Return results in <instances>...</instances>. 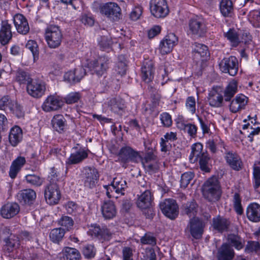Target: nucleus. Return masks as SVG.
<instances>
[{
    "instance_id": "15",
    "label": "nucleus",
    "mask_w": 260,
    "mask_h": 260,
    "mask_svg": "<svg viewBox=\"0 0 260 260\" xmlns=\"http://www.w3.org/2000/svg\"><path fill=\"white\" fill-rule=\"evenodd\" d=\"M84 183L86 187L93 188L99 179V173L94 167H86L83 169Z\"/></svg>"
},
{
    "instance_id": "59",
    "label": "nucleus",
    "mask_w": 260,
    "mask_h": 260,
    "mask_svg": "<svg viewBox=\"0 0 260 260\" xmlns=\"http://www.w3.org/2000/svg\"><path fill=\"white\" fill-rule=\"evenodd\" d=\"M112 44V42L111 40L105 36L101 38V40L99 42L101 49L107 52L111 50Z\"/></svg>"
},
{
    "instance_id": "50",
    "label": "nucleus",
    "mask_w": 260,
    "mask_h": 260,
    "mask_svg": "<svg viewBox=\"0 0 260 260\" xmlns=\"http://www.w3.org/2000/svg\"><path fill=\"white\" fill-rule=\"evenodd\" d=\"M25 47L32 53L34 61L38 59L39 56V50L36 41L32 40L28 41L25 45Z\"/></svg>"
},
{
    "instance_id": "29",
    "label": "nucleus",
    "mask_w": 260,
    "mask_h": 260,
    "mask_svg": "<svg viewBox=\"0 0 260 260\" xmlns=\"http://www.w3.org/2000/svg\"><path fill=\"white\" fill-rule=\"evenodd\" d=\"M245 35L246 38H243L240 40L237 32L234 28H230L227 32L223 34L224 37L231 42L233 47L238 46L241 42L246 43L249 40H250L251 36L247 33H245Z\"/></svg>"
},
{
    "instance_id": "7",
    "label": "nucleus",
    "mask_w": 260,
    "mask_h": 260,
    "mask_svg": "<svg viewBox=\"0 0 260 260\" xmlns=\"http://www.w3.org/2000/svg\"><path fill=\"white\" fill-rule=\"evenodd\" d=\"M188 27L189 32L198 38L204 37L207 31L206 21L202 17L191 18L188 21Z\"/></svg>"
},
{
    "instance_id": "32",
    "label": "nucleus",
    "mask_w": 260,
    "mask_h": 260,
    "mask_svg": "<svg viewBox=\"0 0 260 260\" xmlns=\"http://www.w3.org/2000/svg\"><path fill=\"white\" fill-rule=\"evenodd\" d=\"M235 254L233 248L227 243H223L218 250L217 257L218 260H232Z\"/></svg>"
},
{
    "instance_id": "12",
    "label": "nucleus",
    "mask_w": 260,
    "mask_h": 260,
    "mask_svg": "<svg viewBox=\"0 0 260 260\" xmlns=\"http://www.w3.org/2000/svg\"><path fill=\"white\" fill-rule=\"evenodd\" d=\"M27 92L30 96L35 98L42 97L46 91L45 83L40 79H30L27 83Z\"/></svg>"
},
{
    "instance_id": "11",
    "label": "nucleus",
    "mask_w": 260,
    "mask_h": 260,
    "mask_svg": "<svg viewBox=\"0 0 260 260\" xmlns=\"http://www.w3.org/2000/svg\"><path fill=\"white\" fill-rule=\"evenodd\" d=\"M220 71L224 73H228L230 76H235L238 71V61L234 56L224 57L219 63Z\"/></svg>"
},
{
    "instance_id": "1",
    "label": "nucleus",
    "mask_w": 260,
    "mask_h": 260,
    "mask_svg": "<svg viewBox=\"0 0 260 260\" xmlns=\"http://www.w3.org/2000/svg\"><path fill=\"white\" fill-rule=\"evenodd\" d=\"M203 145L200 143L194 144L191 147V151L189 155V160L195 162L199 160L200 169L205 172H210L208 161L210 157L207 153L202 152Z\"/></svg>"
},
{
    "instance_id": "13",
    "label": "nucleus",
    "mask_w": 260,
    "mask_h": 260,
    "mask_svg": "<svg viewBox=\"0 0 260 260\" xmlns=\"http://www.w3.org/2000/svg\"><path fill=\"white\" fill-rule=\"evenodd\" d=\"M88 233L89 235L97 238L102 242L109 241L112 236V233L106 226H101L97 224L91 225Z\"/></svg>"
},
{
    "instance_id": "5",
    "label": "nucleus",
    "mask_w": 260,
    "mask_h": 260,
    "mask_svg": "<svg viewBox=\"0 0 260 260\" xmlns=\"http://www.w3.org/2000/svg\"><path fill=\"white\" fill-rule=\"evenodd\" d=\"M45 40L49 48H58L62 40V34L60 28L57 25L48 26L45 30Z\"/></svg>"
},
{
    "instance_id": "8",
    "label": "nucleus",
    "mask_w": 260,
    "mask_h": 260,
    "mask_svg": "<svg viewBox=\"0 0 260 260\" xmlns=\"http://www.w3.org/2000/svg\"><path fill=\"white\" fill-rule=\"evenodd\" d=\"M149 5L151 14L156 18H164L169 13L166 0H151Z\"/></svg>"
},
{
    "instance_id": "9",
    "label": "nucleus",
    "mask_w": 260,
    "mask_h": 260,
    "mask_svg": "<svg viewBox=\"0 0 260 260\" xmlns=\"http://www.w3.org/2000/svg\"><path fill=\"white\" fill-rule=\"evenodd\" d=\"M159 208L162 213L172 220L175 219L179 214V207L174 199H165L159 204Z\"/></svg>"
},
{
    "instance_id": "27",
    "label": "nucleus",
    "mask_w": 260,
    "mask_h": 260,
    "mask_svg": "<svg viewBox=\"0 0 260 260\" xmlns=\"http://www.w3.org/2000/svg\"><path fill=\"white\" fill-rule=\"evenodd\" d=\"M13 22L17 32L26 35L29 31V26L26 18L21 14H16L13 17Z\"/></svg>"
},
{
    "instance_id": "26",
    "label": "nucleus",
    "mask_w": 260,
    "mask_h": 260,
    "mask_svg": "<svg viewBox=\"0 0 260 260\" xmlns=\"http://www.w3.org/2000/svg\"><path fill=\"white\" fill-rule=\"evenodd\" d=\"M224 158L227 164L234 171H239L243 167V162L237 153L228 151L225 153Z\"/></svg>"
},
{
    "instance_id": "53",
    "label": "nucleus",
    "mask_w": 260,
    "mask_h": 260,
    "mask_svg": "<svg viewBox=\"0 0 260 260\" xmlns=\"http://www.w3.org/2000/svg\"><path fill=\"white\" fill-rule=\"evenodd\" d=\"M233 203L234 210L238 215L243 213V209L241 205V198L239 193L236 192L233 196Z\"/></svg>"
},
{
    "instance_id": "45",
    "label": "nucleus",
    "mask_w": 260,
    "mask_h": 260,
    "mask_svg": "<svg viewBox=\"0 0 260 260\" xmlns=\"http://www.w3.org/2000/svg\"><path fill=\"white\" fill-rule=\"evenodd\" d=\"M219 9L223 16H230L233 11L232 2L231 0H222L219 4Z\"/></svg>"
},
{
    "instance_id": "41",
    "label": "nucleus",
    "mask_w": 260,
    "mask_h": 260,
    "mask_svg": "<svg viewBox=\"0 0 260 260\" xmlns=\"http://www.w3.org/2000/svg\"><path fill=\"white\" fill-rule=\"evenodd\" d=\"M22 139V131L21 128L18 126L13 127L10 132L9 140L10 144L13 146H16Z\"/></svg>"
},
{
    "instance_id": "64",
    "label": "nucleus",
    "mask_w": 260,
    "mask_h": 260,
    "mask_svg": "<svg viewBox=\"0 0 260 260\" xmlns=\"http://www.w3.org/2000/svg\"><path fill=\"white\" fill-rule=\"evenodd\" d=\"M250 16L252 19L253 26L260 27V10L251 11L250 12Z\"/></svg>"
},
{
    "instance_id": "47",
    "label": "nucleus",
    "mask_w": 260,
    "mask_h": 260,
    "mask_svg": "<svg viewBox=\"0 0 260 260\" xmlns=\"http://www.w3.org/2000/svg\"><path fill=\"white\" fill-rule=\"evenodd\" d=\"M25 180L31 186L39 187L44 182V178L34 174H27L25 176Z\"/></svg>"
},
{
    "instance_id": "60",
    "label": "nucleus",
    "mask_w": 260,
    "mask_h": 260,
    "mask_svg": "<svg viewBox=\"0 0 260 260\" xmlns=\"http://www.w3.org/2000/svg\"><path fill=\"white\" fill-rule=\"evenodd\" d=\"M30 79L29 74L25 71H19L16 74V80L20 84L27 83Z\"/></svg>"
},
{
    "instance_id": "58",
    "label": "nucleus",
    "mask_w": 260,
    "mask_h": 260,
    "mask_svg": "<svg viewBox=\"0 0 260 260\" xmlns=\"http://www.w3.org/2000/svg\"><path fill=\"white\" fill-rule=\"evenodd\" d=\"M159 119L162 126L169 127L172 125L173 121L171 115L168 112H162L160 114Z\"/></svg>"
},
{
    "instance_id": "34",
    "label": "nucleus",
    "mask_w": 260,
    "mask_h": 260,
    "mask_svg": "<svg viewBox=\"0 0 260 260\" xmlns=\"http://www.w3.org/2000/svg\"><path fill=\"white\" fill-rule=\"evenodd\" d=\"M247 218L252 222L260 221V205L256 203L250 204L246 209Z\"/></svg>"
},
{
    "instance_id": "6",
    "label": "nucleus",
    "mask_w": 260,
    "mask_h": 260,
    "mask_svg": "<svg viewBox=\"0 0 260 260\" xmlns=\"http://www.w3.org/2000/svg\"><path fill=\"white\" fill-rule=\"evenodd\" d=\"M3 235L4 236L3 241V249L7 253H11L19 248L20 241L19 237L14 234L9 227H5L3 230Z\"/></svg>"
},
{
    "instance_id": "17",
    "label": "nucleus",
    "mask_w": 260,
    "mask_h": 260,
    "mask_svg": "<svg viewBox=\"0 0 260 260\" xmlns=\"http://www.w3.org/2000/svg\"><path fill=\"white\" fill-rule=\"evenodd\" d=\"M64 104L63 99L56 94L48 96L43 104L42 109L47 112L56 111Z\"/></svg>"
},
{
    "instance_id": "35",
    "label": "nucleus",
    "mask_w": 260,
    "mask_h": 260,
    "mask_svg": "<svg viewBox=\"0 0 260 260\" xmlns=\"http://www.w3.org/2000/svg\"><path fill=\"white\" fill-rule=\"evenodd\" d=\"M152 196L149 190H145L138 196L136 202L137 207L141 209L149 208L152 205Z\"/></svg>"
},
{
    "instance_id": "21",
    "label": "nucleus",
    "mask_w": 260,
    "mask_h": 260,
    "mask_svg": "<svg viewBox=\"0 0 260 260\" xmlns=\"http://www.w3.org/2000/svg\"><path fill=\"white\" fill-rule=\"evenodd\" d=\"M86 75V70L82 67H79L73 71H69L64 74V80L71 84L79 82Z\"/></svg>"
},
{
    "instance_id": "61",
    "label": "nucleus",
    "mask_w": 260,
    "mask_h": 260,
    "mask_svg": "<svg viewBox=\"0 0 260 260\" xmlns=\"http://www.w3.org/2000/svg\"><path fill=\"white\" fill-rule=\"evenodd\" d=\"M185 106L187 110L189 112L192 114H194L196 111V101L195 98L192 96H188L186 100Z\"/></svg>"
},
{
    "instance_id": "37",
    "label": "nucleus",
    "mask_w": 260,
    "mask_h": 260,
    "mask_svg": "<svg viewBox=\"0 0 260 260\" xmlns=\"http://www.w3.org/2000/svg\"><path fill=\"white\" fill-rule=\"evenodd\" d=\"M25 163L26 160L24 157H17L12 162L9 171V176L12 179L15 178Z\"/></svg>"
},
{
    "instance_id": "31",
    "label": "nucleus",
    "mask_w": 260,
    "mask_h": 260,
    "mask_svg": "<svg viewBox=\"0 0 260 260\" xmlns=\"http://www.w3.org/2000/svg\"><path fill=\"white\" fill-rule=\"evenodd\" d=\"M226 243L230 247H234L237 250L243 249L245 245V240L237 233H230L227 236Z\"/></svg>"
},
{
    "instance_id": "63",
    "label": "nucleus",
    "mask_w": 260,
    "mask_h": 260,
    "mask_svg": "<svg viewBox=\"0 0 260 260\" xmlns=\"http://www.w3.org/2000/svg\"><path fill=\"white\" fill-rule=\"evenodd\" d=\"M9 111L18 118L22 117L24 115L22 107L15 101L12 108L10 109Z\"/></svg>"
},
{
    "instance_id": "24",
    "label": "nucleus",
    "mask_w": 260,
    "mask_h": 260,
    "mask_svg": "<svg viewBox=\"0 0 260 260\" xmlns=\"http://www.w3.org/2000/svg\"><path fill=\"white\" fill-rule=\"evenodd\" d=\"M20 211L19 205L16 203L8 202L1 208V216L6 219H10L16 216Z\"/></svg>"
},
{
    "instance_id": "48",
    "label": "nucleus",
    "mask_w": 260,
    "mask_h": 260,
    "mask_svg": "<svg viewBox=\"0 0 260 260\" xmlns=\"http://www.w3.org/2000/svg\"><path fill=\"white\" fill-rule=\"evenodd\" d=\"M64 206L67 213L73 216H77L83 211L82 208L73 201L67 202Z\"/></svg>"
},
{
    "instance_id": "30",
    "label": "nucleus",
    "mask_w": 260,
    "mask_h": 260,
    "mask_svg": "<svg viewBox=\"0 0 260 260\" xmlns=\"http://www.w3.org/2000/svg\"><path fill=\"white\" fill-rule=\"evenodd\" d=\"M59 260H80L81 254L76 248L66 247L57 255Z\"/></svg>"
},
{
    "instance_id": "4",
    "label": "nucleus",
    "mask_w": 260,
    "mask_h": 260,
    "mask_svg": "<svg viewBox=\"0 0 260 260\" xmlns=\"http://www.w3.org/2000/svg\"><path fill=\"white\" fill-rule=\"evenodd\" d=\"M112 60L107 55H101L88 63V68L92 74L99 77L103 76L109 68Z\"/></svg>"
},
{
    "instance_id": "14",
    "label": "nucleus",
    "mask_w": 260,
    "mask_h": 260,
    "mask_svg": "<svg viewBox=\"0 0 260 260\" xmlns=\"http://www.w3.org/2000/svg\"><path fill=\"white\" fill-rule=\"evenodd\" d=\"M89 150L85 148L74 147L69 157L66 160L67 165L78 164L88 157Z\"/></svg>"
},
{
    "instance_id": "3",
    "label": "nucleus",
    "mask_w": 260,
    "mask_h": 260,
    "mask_svg": "<svg viewBox=\"0 0 260 260\" xmlns=\"http://www.w3.org/2000/svg\"><path fill=\"white\" fill-rule=\"evenodd\" d=\"M92 5L93 9L94 6H99L100 13L111 21H117L122 17L121 8L115 3L109 2L99 4L97 2H94Z\"/></svg>"
},
{
    "instance_id": "33",
    "label": "nucleus",
    "mask_w": 260,
    "mask_h": 260,
    "mask_svg": "<svg viewBox=\"0 0 260 260\" xmlns=\"http://www.w3.org/2000/svg\"><path fill=\"white\" fill-rule=\"evenodd\" d=\"M101 210L103 217L106 219H113L117 214L115 205L111 201L104 202L101 207Z\"/></svg>"
},
{
    "instance_id": "36",
    "label": "nucleus",
    "mask_w": 260,
    "mask_h": 260,
    "mask_svg": "<svg viewBox=\"0 0 260 260\" xmlns=\"http://www.w3.org/2000/svg\"><path fill=\"white\" fill-rule=\"evenodd\" d=\"M237 92L238 82L235 79H232L223 89L224 101L230 102Z\"/></svg>"
},
{
    "instance_id": "42",
    "label": "nucleus",
    "mask_w": 260,
    "mask_h": 260,
    "mask_svg": "<svg viewBox=\"0 0 260 260\" xmlns=\"http://www.w3.org/2000/svg\"><path fill=\"white\" fill-rule=\"evenodd\" d=\"M177 127L185 132H187L188 135L191 138L197 137L198 127L194 124L191 123H185L183 121H177Z\"/></svg>"
},
{
    "instance_id": "23",
    "label": "nucleus",
    "mask_w": 260,
    "mask_h": 260,
    "mask_svg": "<svg viewBox=\"0 0 260 260\" xmlns=\"http://www.w3.org/2000/svg\"><path fill=\"white\" fill-rule=\"evenodd\" d=\"M12 25L8 20H2L0 28V43L5 46L8 44L12 38Z\"/></svg>"
},
{
    "instance_id": "16",
    "label": "nucleus",
    "mask_w": 260,
    "mask_h": 260,
    "mask_svg": "<svg viewBox=\"0 0 260 260\" xmlns=\"http://www.w3.org/2000/svg\"><path fill=\"white\" fill-rule=\"evenodd\" d=\"M44 196L50 205L57 204L61 198V194L57 183H49L45 187Z\"/></svg>"
},
{
    "instance_id": "22",
    "label": "nucleus",
    "mask_w": 260,
    "mask_h": 260,
    "mask_svg": "<svg viewBox=\"0 0 260 260\" xmlns=\"http://www.w3.org/2000/svg\"><path fill=\"white\" fill-rule=\"evenodd\" d=\"M139 156L138 152L129 146L122 147L118 153V159L123 163L135 161Z\"/></svg>"
},
{
    "instance_id": "52",
    "label": "nucleus",
    "mask_w": 260,
    "mask_h": 260,
    "mask_svg": "<svg viewBox=\"0 0 260 260\" xmlns=\"http://www.w3.org/2000/svg\"><path fill=\"white\" fill-rule=\"evenodd\" d=\"M81 94L79 92H71L68 94L63 99L67 104H73L77 103L81 98Z\"/></svg>"
},
{
    "instance_id": "51",
    "label": "nucleus",
    "mask_w": 260,
    "mask_h": 260,
    "mask_svg": "<svg viewBox=\"0 0 260 260\" xmlns=\"http://www.w3.org/2000/svg\"><path fill=\"white\" fill-rule=\"evenodd\" d=\"M14 101L10 96L4 95L0 99V110L6 111L12 108Z\"/></svg>"
},
{
    "instance_id": "38",
    "label": "nucleus",
    "mask_w": 260,
    "mask_h": 260,
    "mask_svg": "<svg viewBox=\"0 0 260 260\" xmlns=\"http://www.w3.org/2000/svg\"><path fill=\"white\" fill-rule=\"evenodd\" d=\"M111 185L115 193L121 196L125 194V191L128 187L126 180L122 178H113Z\"/></svg>"
},
{
    "instance_id": "55",
    "label": "nucleus",
    "mask_w": 260,
    "mask_h": 260,
    "mask_svg": "<svg viewBox=\"0 0 260 260\" xmlns=\"http://www.w3.org/2000/svg\"><path fill=\"white\" fill-rule=\"evenodd\" d=\"M140 242L143 245H150L154 246L156 244V239L152 234L146 233L140 238Z\"/></svg>"
},
{
    "instance_id": "40",
    "label": "nucleus",
    "mask_w": 260,
    "mask_h": 260,
    "mask_svg": "<svg viewBox=\"0 0 260 260\" xmlns=\"http://www.w3.org/2000/svg\"><path fill=\"white\" fill-rule=\"evenodd\" d=\"M66 120L62 115H55L52 120L51 123L54 130L59 133H63L66 129Z\"/></svg>"
},
{
    "instance_id": "28",
    "label": "nucleus",
    "mask_w": 260,
    "mask_h": 260,
    "mask_svg": "<svg viewBox=\"0 0 260 260\" xmlns=\"http://www.w3.org/2000/svg\"><path fill=\"white\" fill-rule=\"evenodd\" d=\"M231 225L229 219L218 215L212 219V226L214 230L222 233L228 231Z\"/></svg>"
},
{
    "instance_id": "25",
    "label": "nucleus",
    "mask_w": 260,
    "mask_h": 260,
    "mask_svg": "<svg viewBox=\"0 0 260 260\" xmlns=\"http://www.w3.org/2000/svg\"><path fill=\"white\" fill-rule=\"evenodd\" d=\"M188 228L193 238L200 239L202 238L204 232V225L200 220L198 218L190 219Z\"/></svg>"
},
{
    "instance_id": "2",
    "label": "nucleus",
    "mask_w": 260,
    "mask_h": 260,
    "mask_svg": "<svg viewBox=\"0 0 260 260\" xmlns=\"http://www.w3.org/2000/svg\"><path fill=\"white\" fill-rule=\"evenodd\" d=\"M221 193L219 183L216 177H211L204 183L203 186V194L208 201L215 202L218 200Z\"/></svg>"
},
{
    "instance_id": "39",
    "label": "nucleus",
    "mask_w": 260,
    "mask_h": 260,
    "mask_svg": "<svg viewBox=\"0 0 260 260\" xmlns=\"http://www.w3.org/2000/svg\"><path fill=\"white\" fill-rule=\"evenodd\" d=\"M209 54L208 49L207 46L203 44L195 43L193 49V58L198 61L202 60V58L208 56Z\"/></svg>"
},
{
    "instance_id": "20",
    "label": "nucleus",
    "mask_w": 260,
    "mask_h": 260,
    "mask_svg": "<svg viewBox=\"0 0 260 260\" xmlns=\"http://www.w3.org/2000/svg\"><path fill=\"white\" fill-rule=\"evenodd\" d=\"M248 99L243 94H238L230 101V111L233 113H236L244 109L248 103Z\"/></svg>"
},
{
    "instance_id": "18",
    "label": "nucleus",
    "mask_w": 260,
    "mask_h": 260,
    "mask_svg": "<svg viewBox=\"0 0 260 260\" xmlns=\"http://www.w3.org/2000/svg\"><path fill=\"white\" fill-rule=\"evenodd\" d=\"M155 68L154 62L150 59H145L141 67L142 80L146 83H149L154 78Z\"/></svg>"
},
{
    "instance_id": "62",
    "label": "nucleus",
    "mask_w": 260,
    "mask_h": 260,
    "mask_svg": "<svg viewBox=\"0 0 260 260\" xmlns=\"http://www.w3.org/2000/svg\"><path fill=\"white\" fill-rule=\"evenodd\" d=\"M58 222L60 225L64 227L67 230L72 229L74 223L73 219L68 216H62Z\"/></svg>"
},
{
    "instance_id": "54",
    "label": "nucleus",
    "mask_w": 260,
    "mask_h": 260,
    "mask_svg": "<svg viewBox=\"0 0 260 260\" xmlns=\"http://www.w3.org/2000/svg\"><path fill=\"white\" fill-rule=\"evenodd\" d=\"M242 129L243 130L248 129L247 131L249 133L248 137L249 138L250 142L253 141V136L258 135L260 132V127H253L249 123L244 124L242 126Z\"/></svg>"
},
{
    "instance_id": "44",
    "label": "nucleus",
    "mask_w": 260,
    "mask_h": 260,
    "mask_svg": "<svg viewBox=\"0 0 260 260\" xmlns=\"http://www.w3.org/2000/svg\"><path fill=\"white\" fill-rule=\"evenodd\" d=\"M109 106L111 110L114 113H119L123 111L125 108L124 101L120 98H114L109 102Z\"/></svg>"
},
{
    "instance_id": "43",
    "label": "nucleus",
    "mask_w": 260,
    "mask_h": 260,
    "mask_svg": "<svg viewBox=\"0 0 260 260\" xmlns=\"http://www.w3.org/2000/svg\"><path fill=\"white\" fill-rule=\"evenodd\" d=\"M198 207V206L194 200L187 202L182 205L181 207L182 212L189 217H194L197 212Z\"/></svg>"
},
{
    "instance_id": "10",
    "label": "nucleus",
    "mask_w": 260,
    "mask_h": 260,
    "mask_svg": "<svg viewBox=\"0 0 260 260\" xmlns=\"http://www.w3.org/2000/svg\"><path fill=\"white\" fill-rule=\"evenodd\" d=\"M209 105L213 108H220L224 101L223 89L219 86H214L209 91L207 96Z\"/></svg>"
},
{
    "instance_id": "49",
    "label": "nucleus",
    "mask_w": 260,
    "mask_h": 260,
    "mask_svg": "<svg viewBox=\"0 0 260 260\" xmlns=\"http://www.w3.org/2000/svg\"><path fill=\"white\" fill-rule=\"evenodd\" d=\"M258 164L260 165V161ZM252 184L255 189L260 187V167L255 164L252 166Z\"/></svg>"
},
{
    "instance_id": "56",
    "label": "nucleus",
    "mask_w": 260,
    "mask_h": 260,
    "mask_svg": "<svg viewBox=\"0 0 260 260\" xmlns=\"http://www.w3.org/2000/svg\"><path fill=\"white\" fill-rule=\"evenodd\" d=\"M194 174L191 172H187L182 174L180 180L181 187L186 188L193 179Z\"/></svg>"
},
{
    "instance_id": "19",
    "label": "nucleus",
    "mask_w": 260,
    "mask_h": 260,
    "mask_svg": "<svg viewBox=\"0 0 260 260\" xmlns=\"http://www.w3.org/2000/svg\"><path fill=\"white\" fill-rule=\"evenodd\" d=\"M18 201L23 205L30 206L36 199V193L32 189H25L20 190L16 194Z\"/></svg>"
},
{
    "instance_id": "57",
    "label": "nucleus",
    "mask_w": 260,
    "mask_h": 260,
    "mask_svg": "<svg viewBox=\"0 0 260 260\" xmlns=\"http://www.w3.org/2000/svg\"><path fill=\"white\" fill-rule=\"evenodd\" d=\"M96 253V249L94 246L88 244L85 246L83 249V254L85 258L91 259L94 257Z\"/></svg>"
},
{
    "instance_id": "46",
    "label": "nucleus",
    "mask_w": 260,
    "mask_h": 260,
    "mask_svg": "<svg viewBox=\"0 0 260 260\" xmlns=\"http://www.w3.org/2000/svg\"><path fill=\"white\" fill-rule=\"evenodd\" d=\"M65 231L64 229L58 228L52 229L49 234L50 240L56 244H59L61 242L64 236Z\"/></svg>"
}]
</instances>
